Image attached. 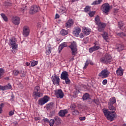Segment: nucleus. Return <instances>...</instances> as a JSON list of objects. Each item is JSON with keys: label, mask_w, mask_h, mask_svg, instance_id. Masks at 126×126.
Here are the masks:
<instances>
[{"label": "nucleus", "mask_w": 126, "mask_h": 126, "mask_svg": "<svg viewBox=\"0 0 126 126\" xmlns=\"http://www.w3.org/2000/svg\"><path fill=\"white\" fill-rule=\"evenodd\" d=\"M108 108L109 110L111 111V112H110V111L106 109H103V112L107 120L112 122V121H114V119H115V114H114V113L116 112V108L111 104L108 105Z\"/></svg>", "instance_id": "f257e3e1"}, {"label": "nucleus", "mask_w": 126, "mask_h": 126, "mask_svg": "<svg viewBox=\"0 0 126 126\" xmlns=\"http://www.w3.org/2000/svg\"><path fill=\"white\" fill-rule=\"evenodd\" d=\"M69 48L71 49L72 56H73L72 58H70L69 62H72L74 61V56L77 54V45L76 42H72L70 45L69 46Z\"/></svg>", "instance_id": "f03ea898"}, {"label": "nucleus", "mask_w": 126, "mask_h": 126, "mask_svg": "<svg viewBox=\"0 0 126 126\" xmlns=\"http://www.w3.org/2000/svg\"><path fill=\"white\" fill-rule=\"evenodd\" d=\"M112 62V56L111 55L106 54L104 56L100 58V63H106L108 64L111 63Z\"/></svg>", "instance_id": "7ed1b4c3"}, {"label": "nucleus", "mask_w": 126, "mask_h": 126, "mask_svg": "<svg viewBox=\"0 0 126 126\" xmlns=\"http://www.w3.org/2000/svg\"><path fill=\"white\" fill-rule=\"evenodd\" d=\"M33 97H38L40 98L43 96V94L41 93V88L39 86H36L33 90V92L32 94Z\"/></svg>", "instance_id": "20e7f679"}, {"label": "nucleus", "mask_w": 126, "mask_h": 126, "mask_svg": "<svg viewBox=\"0 0 126 126\" xmlns=\"http://www.w3.org/2000/svg\"><path fill=\"white\" fill-rule=\"evenodd\" d=\"M109 75L110 71L107 69H104L98 74V76L101 77V78H107Z\"/></svg>", "instance_id": "39448f33"}, {"label": "nucleus", "mask_w": 126, "mask_h": 126, "mask_svg": "<svg viewBox=\"0 0 126 126\" xmlns=\"http://www.w3.org/2000/svg\"><path fill=\"white\" fill-rule=\"evenodd\" d=\"M9 44L11 45L12 49H17V45H16V39L14 37H12L9 40Z\"/></svg>", "instance_id": "423d86ee"}, {"label": "nucleus", "mask_w": 126, "mask_h": 126, "mask_svg": "<svg viewBox=\"0 0 126 126\" xmlns=\"http://www.w3.org/2000/svg\"><path fill=\"white\" fill-rule=\"evenodd\" d=\"M52 82L54 85H57L58 86L60 84V77L58 76L56 74H54L51 77Z\"/></svg>", "instance_id": "0eeeda50"}, {"label": "nucleus", "mask_w": 126, "mask_h": 126, "mask_svg": "<svg viewBox=\"0 0 126 126\" xmlns=\"http://www.w3.org/2000/svg\"><path fill=\"white\" fill-rule=\"evenodd\" d=\"M101 10L103 12H104V13L109 12L110 11V5L107 3L102 4L101 7Z\"/></svg>", "instance_id": "6e6552de"}, {"label": "nucleus", "mask_w": 126, "mask_h": 126, "mask_svg": "<svg viewBox=\"0 0 126 126\" xmlns=\"http://www.w3.org/2000/svg\"><path fill=\"white\" fill-rule=\"evenodd\" d=\"M40 10V7L39 6L34 5L32 6L30 13L31 14H34V13H36V12H38Z\"/></svg>", "instance_id": "1a4fd4ad"}, {"label": "nucleus", "mask_w": 126, "mask_h": 126, "mask_svg": "<svg viewBox=\"0 0 126 126\" xmlns=\"http://www.w3.org/2000/svg\"><path fill=\"white\" fill-rule=\"evenodd\" d=\"M49 102V96H45L43 98H40L38 100V104L40 105V106H43L46 103Z\"/></svg>", "instance_id": "9d476101"}, {"label": "nucleus", "mask_w": 126, "mask_h": 126, "mask_svg": "<svg viewBox=\"0 0 126 126\" xmlns=\"http://www.w3.org/2000/svg\"><path fill=\"white\" fill-rule=\"evenodd\" d=\"M30 34V29L29 27L25 26L23 28V35L24 37H28Z\"/></svg>", "instance_id": "9b49d317"}, {"label": "nucleus", "mask_w": 126, "mask_h": 126, "mask_svg": "<svg viewBox=\"0 0 126 126\" xmlns=\"http://www.w3.org/2000/svg\"><path fill=\"white\" fill-rule=\"evenodd\" d=\"M55 93L57 98H60V99H63V96H64L63 92V91L61 89L55 91Z\"/></svg>", "instance_id": "f8f14e48"}, {"label": "nucleus", "mask_w": 126, "mask_h": 126, "mask_svg": "<svg viewBox=\"0 0 126 126\" xmlns=\"http://www.w3.org/2000/svg\"><path fill=\"white\" fill-rule=\"evenodd\" d=\"M12 22L15 25H18L20 23V18L17 16L13 17L12 19Z\"/></svg>", "instance_id": "ddd939ff"}, {"label": "nucleus", "mask_w": 126, "mask_h": 126, "mask_svg": "<svg viewBox=\"0 0 126 126\" xmlns=\"http://www.w3.org/2000/svg\"><path fill=\"white\" fill-rule=\"evenodd\" d=\"M97 26L98 31H99V32H102L106 27V24L104 23H100V24L97 25Z\"/></svg>", "instance_id": "4468645a"}, {"label": "nucleus", "mask_w": 126, "mask_h": 126, "mask_svg": "<svg viewBox=\"0 0 126 126\" xmlns=\"http://www.w3.org/2000/svg\"><path fill=\"white\" fill-rule=\"evenodd\" d=\"M12 87L11 85L8 84V85L5 86H1L0 85V90H2V91H4L5 90H8L9 89H11Z\"/></svg>", "instance_id": "2eb2a0df"}, {"label": "nucleus", "mask_w": 126, "mask_h": 126, "mask_svg": "<svg viewBox=\"0 0 126 126\" xmlns=\"http://www.w3.org/2000/svg\"><path fill=\"white\" fill-rule=\"evenodd\" d=\"M65 47H67V43L66 42H63L60 44L58 48L59 54H61V52L63 51V48H65Z\"/></svg>", "instance_id": "dca6fc26"}, {"label": "nucleus", "mask_w": 126, "mask_h": 126, "mask_svg": "<svg viewBox=\"0 0 126 126\" xmlns=\"http://www.w3.org/2000/svg\"><path fill=\"white\" fill-rule=\"evenodd\" d=\"M117 75L118 76H122L124 75V70L122 67L120 66L116 70Z\"/></svg>", "instance_id": "f3484780"}, {"label": "nucleus", "mask_w": 126, "mask_h": 126, "mask_svg": "<svg viewBox=\"0 0 126 126\" xmlns=\"http://www.w3.org/2000/svg\"><path fill=\"white\" fill-rule=\"evenodd\" d=\"M99 49H100V46L96 45V44H95L94 46L89 48V51L90 53H93L94 52H95V51L99 50Z\"/></svg>", "instance_id": "a211bd4d"}, {"label": "nucleus", "mask_w": 126, "mask_h": 126, "mask_svg": "<svg viewBox=\"0 0 126 126\" xmlns=\"http://www.w3.org/2000/svg\"><path fill=\"white\" fill-rule=\"evenodd\" d=\"M73 25V20L71 19H69L66 23L65 26L67 28H70Z\"/></svg>", "instance_id": "6ab92c4d"}, {"label": "nucleus", "mask_w": 126, "mask_h": 126, "mask_svg": "<svg viewBox=\"0 0 126 126\" xmlns=\"http://www.w3.org/2000/svg\"><path fill=\"white\" fill-rule=\"evenodd\" d=\"M68 72L67 71H63L61 75V78L63 80L64 79L68 78Z\"/></svg>", "instance_id": "aec40b11"}, {"label": "nucleus", "mask_w": 126, "mask_h": 126, "mask_svg": "<svg viewBox=\"0 0 126 126\" xmlns=\"http://www.w3.org/2000/svg\"><path fill=\"white\" fill-rule=\"evenodd\" d=\"M80 32H81V29H80V28H76L75 31L73 32V34L75 36V37H78V36H79V33H80Z\"/></svg>", "instance_id": "412c9836"}, {"label": "nucleus", "mask_w": 126, "mask_h": 126, "mask_svg": "<svg viewBox=\"0 0 126 126\" xmlns=\"http://www.w3.org/2000/svg\"><path fill=\"white\" fill-rule=\"evenodd\" d=\"M83 33L85 34V35H86V36H88L91 33V30L90 29H88L87 28H84L83 29L82 31Z\"/></svg>", "instance_id": "4be33fe9"}, {"label": "nucleus", "mask_w": 126, "mask_h": 126, "mask_svg": "<svg viewBox=\"0 0 126 126\" xmlns=\"http://www.w3.org/2000/svg\"><path fill=\"white\" fill-rule=\"evenodd\" d=\"M67 110L64 109V110H61L59 113V115L60 116V117H64L66 114H67Z\"/></svg>", "instance_id": "5701e85b"}, {"label": "nucleus", "mask_w": 126, "mask_h": 126, "mask_svg": "<svg viewBox=\"0 0 126 126\" xmlns=\"http://www.w3.org/2000/svg\"><path fill=\"white\" fill-rule=\"evenodd\" d=\"M46 108L47 110H51V109H54V108H55V104L53 102L49 103L46 105Z\"/></svg>", "instance_id": "b1692460"}, {"label": "nucleus", "mask_w": 126, "mask_h": 126, "mask_svg": "<svg viewBox=\"0 0 126 126\" xmlns=\"http://www.w3.org/2000/svg\"><path fill=\"white\" fill-rule=\"evenodd\" d=\"M94 22L96 24V25H98L100 24L101 23V21H100V17L98 15L96 16L94 18Z\"/></svg>", "instance_id": "393cba45"}, {"label": "nucleus", "mask_w": 126, "mask_h": 126, "mask_svg": "<svg viewBox=\"0 0 126 126\" xmlns=\"http://www.w3.org/2000/svg\"><path fill=\"white\" fill-rule=\"evenodd\" d=\"M116 103V98L113 97L109 99L108 105H114Z\"/></svg>", "instance_id": "a878e982"}, {"label": "nucleus", "mask_w": 126, "mask_h": 126, "mask_svg": "<svg viewBox=\"0 0 126 126\" xmlns=\"http://www.w3.org/2000/svg\"><path fill=\"white\" fill-rule=\"evenodd\" d=\"M89 63H90L91 64V65H93V64H94L92 61H91V60H88L86 61V62L85 63L84 68H86V67H87V66H88V64H89Z\"/></svg>", "instance_id": "bb28decb"}, {"label": "nucleus", "mask_w": 126, "mask_h": 126, "mask_svg": "<svg viewBox=\"0 0 126 126\" xmlns=\"http://www.w3.org/2000/svg\"><path fill=\"white\" fill-rule=\"evenodd\" d=\"M54 122L56 123V125H60V124H61V119L58 117L56 116L54 118Z\"/></svg>", "instance_id": "cd10ccee"}, {"label": "nucleus", "mask_w": 126, "mask_h": 126, "mask_svg": "<svg viewBox=\"0 0 126 126\" xmlns=\"http://www.w3.org/2000/svg\"><path fill=\"white\" fill-rule=\"evenodd\" d=\"M102 36L103 39L105 40V41H108V39H109V36L108 35V33L106 32H104L102 34Z\"/></svg>", "instance_id": "c85d7f7f"}, {"label": "nucleus", "mask_w": 126, "mask_h": 126, "mask_svg": "<svg viewBox=\"0 0 126 126\" xmlns=\"http://www.w3.org/2000/svg\"><path fill=\"white\" fill-rule=\"evenodd\" d=\"M90 97L89 94H85L83 96V100L84 101H85V100H90V97Z\"/></svg>", "instance_id": "c756f323"}, {"label": "nucleus", "mask_w": 126, "mask_h": 126, "mask_svg": "<svg viewBox=\"0 0 126 126\" xmlns=\"http://www.w3.org/2000/svg\"><path fill=\"white\" fill-rule=\"evenodd\" d=\"M60 33L61 34V35H62L63 36H65V35H67V34H68V32L64 30H62L61 32Z\"/></svg>", "instance_id": "7c9ffc66"}, {"label": "nucleus", "mask_w": 126, "mask_h": 126, "mask_svg": "<svg viewBox=\"0 0 126 126\" xmlns=\"http://www.w3.org/2000/svg\"><path fill=\"white\" fill-rule=\"evenodd\" d=\"M59 12H60L61 14L65 13V12H66V9L64 7L61 8L59 10Z\"/></svg>", "instance_id": "2f4dec72"}, {"label": "nucleus", "mask_w": 126, "mask_h": 126, "mask_svg": "<svg viewBox=\"0 0 126 126\" xmlns=\"http://www.w3.org/2000/svg\"><path fill=\"white\" fill-rule=\"evenodd\" d=\"M117 49L120 51H123L124 50V45L121 44H118V47H117Z\"/></svg>", "instance_id": "473e14b6"}, {"label": "nucleus", "mask_w": 126, "mask_h": 126, "mask_svg": "<svg viewBox=\"0 0 126 126\" xmlns=\"http://www.w3.org/2000/svg\"><path fill=\"white\" fill-rule=\"evenodd\" d=\"M31 66H35V65H37L38 64V62L35 61H31Z\"/></svg>", "instance_id": "72a5a7b5"}, {"label": "nucleus", "mask_w": 126, "mask_h": 126, "mask_svg": "<svg viewBox=\"0 0 126 126\" xmlns=\"http://www.w3.org/2000/svg\"><path fill=\"white\" fill-rule=\"evenodd\" d=\"M65 81V84H67L68 85H69L70 84V80L69 79V78H66V79H64Z\"/></svg>", "instance_id": "f704fd0d"}, {"label": "nucleus", "mask_w": 126, "mask_h": 126, "mask_svg": "<svg viewBox=\"0 0 126 126\" xmlns=\"http://www.w3.org/2000/svg\"><path fill=\"white\" fill-rule=\"evenodd\" d=\"M119 27L121 30H123V27H124V24L122 21L118 22Z\"/></svg>", "instance_id": "c9c22d12"}, {"label": "nucleus", "mask_w": 126, "mask_h": 126, "mask_svg": "<svg viewBox=\"0 0 126 126\" xmlns=\"http://www.w3.org/2000/svg\"><path fill=\"white\" fill-rule=\"evenodd\" d=\"M52 53V47H49L48 49L46 50V55H50Z\"/></svg>", "instance_id": "e433bc0d"}, {"label": "nucleus", "mask_w": 126, "mask_h": 126, "mask_svg": "<svg viewBox=\"0 0 126 126\" xmlns=\"http://www.w3.org/2000/svg\"><path fill=\"white\" fill-rule=\"evenodd\" d=\"M4 70L2 68H0V78H1V76L4 74Z\"/></svg>", "instance_id": "4c0bfd02"}, {"label": "nucleus", "mask_w": 126, "mask_h": 126, "mask_svg": "<svg viewBox=\"0 0 126 126\" xmlns=\"http://www.w3.org/2000/svg\"><path fill=\"white\" fill-rule=\"evenodd\" d=\"M19 74V71L17 70H14L13 71V75H15V76L18 75Z\"/></svg>", "instance_id": "58836bf2"}, {"label": "nucleus", "mask_w": 126, "mask_h": 126, "mask_svg": "<svg viewBox=\"0 0 126 126\" xmlns=\"http://www.w3.org/2000/svg\"><path fill=\"white\" fill-rule=\"evenodd\" d=\"M1 16L4 21H7V17L3 13L1 14Z\"/></svg>", "instance_id": "ea45409f"}, {"label": "nucleus", "mask_w": 126, "mask_h": 126, "mask_svg": "<svg viewBox=\"0 0 126 126\" xmlns=\"http://www.w3.org/2000/svg\"><path fill=\"white\" fill-rule=\"evenodd\" d=\"M72 114L74 116H76V115H79V112L77 110H75L72 112Z\"/></svg>", "instance_id": "a19ab883"}, {"label": "nucleus", "mask_w": 126, "mask_h": 126, "mask_svg": "<svg viewBox=\"0 0 126 126\" xmlns=\"http://www.w3.org/2000/svg\"><path fill=\"white\" fill-rule=\"evenodd\" d=\"M48 123L50 126H54V124H55V120L54 119H51Z\"/></svg>", "instance_id": "79ce46f5"}, {"label": "nucleus", "mask_w": 126, "mask_h": 126, "mask_svg": "<svg viewBox=\"0 0 126 126\" xmlns=\"http://www.w3.org/2000/svg\"><path fill=\"white\" fill-rule=\"evenodd\" d=\"M94 15L95 11H91L89 13V15H90L91 17H93V16H94Z\"/></svg>", "instance_id": "37998d69"}, {"label": "nucleus", "mask_w": 126, "mask_h": 126, "mask_svg": "<svg viewBox=\"0 0 126 126\" xmlns=\"http://www.w3.org/2000/svg\"><path fill=\"white\" fill-rule=\"evenodd\" d=\"M84 10L85 12H88L89 11H90V7L89 6H87L85 8Z\"/></svg>", "instance_id": "c03bdc74"}, {"label": "nucleus", "mask_w": 126, "mask_h": 126, "mask_svg": "<svg viewBox=\"0 0 126 126\" xmlns=\"http://www.w3.org/2000/svg\"><path fill=\"white\" fill-rule=\"evenodd\" d=\"M97 4H100V3L99 2V1L98 0H95L92 3V5H96Z\"/></svg>", "instance_id": "a18cd8bd"}, {"label": "nucleus", "mask_w": 126, "mask_h": 126, "mask_svg": "<svg viewBox=\"0 0 126 126\" xmlns=\"http://www.w3.org/2000/svg\"><path fill=\"white\" fill-rule=\"evenodd\" d=\"M119 36L123 38V37H126V34L124 32H121L120 33L118 34Z\"/></svg>", "instance_id": "49530a36"}, {"label": "nucleus", "mask_w": 126, "mask_h": 126, "mask_svg": "<svg viewBox=\"0 0 126 126\" xmlns=\"http://www.w3.org/2000/svg\"><path fill=\"white\" fill-rule=\"evenodd\" d=\"M37 29H39V30H40V28H41V23L38 22L37 23Z\"/></svg>", "instance_id": "de8ad7c7"}, {"label": "nucleus", "mask_w": 126, "mask_h": 126, "mask_svg": "<svg viewBox=\"0 0 126 126\" xmlns=\"http://www.w3.org/2000/svg\"><path fill=\"white\" fill-rule=\"evenodd\" d=\"M107 82H108V81H107V79H104L102 81V84L103 85H106V84H107Z\"/></svg>", "instance_id": "09e8293b"}, {"label": "nucleus", "mask_w": 126, "mask_h": 126, "mask_svg": "<svg viewBox=\"0 0 126 126\" xmlns=\"http://www.w3.org/2000/svg\"><path fill=\"white\" fill-rule=\"evenodd\" d=\"M26 5H24L23 6V8H21V11H22L23 12H24V10L26 9Z\"/></svg>", "instance_id": "8fccbe9b"}, {"label": "nucleus", "mask_w": 126, "mask_h": 126, "mask_svg": "<svg viewBox=\"0 0 126 126\" xmlns=\"http://www.w3.org/2000/svg\"><path fill=\"white\" fill-rule=\"evenodd\" d=\"M84 41L85 44H87V43H88V37L85 38L84 39Z\"/></svg>", "instance_id": "3c124183"}, {"label": "nucleus", "mask_w": 126, "mask_h": 126, "mask_svg": "<svg viewBox=\"0 0 126 126\" xmlns=\"http://www.w3.org/2000/svg\"><path fill=\"white\" fill-rule=\"evenodd\" d=\"M13 115H14V112H13V111H11L9 112V116H13Z\"/></svg>", "instance_id": "603ef678"}, {"label": "nucleus", "mask_w": 126, "mask_h": 126, "mask_svg": "<svg viewBox=\"0 0 126 126\" xmlns=\"http://www.w3.org/2000/svg\"><path fill=\"white\" fill-rule=\"evenodd\" d=\"M43 121L44 123H49V121L47 118L43 119Z\"/></svg>", "instance_id": "864d4df0"}, {"label": "nucleus", "mask_w": 126, "mask_h": 126, "mask_svg": "<svg viewBox=\"0 0 126 126\" xmlns=\"http://www.w3.org/2000/svg\"><path fill=\"white\" fill-rule=\"evenodd\" d=\"M85 119H86L85 117H80L79 118V120L80 121H85Z\"/></svg>", "instance_id": "5fc2aeb1"}, {"label": "nucleus", "mask_w": 126, "mask_h": 126, "mask_svg": "<svg viewBox=\"0 0 126 126\" xmlns=\"http://www.w3.org/2000/svg\"><path fill=\"white\" fill-rule=\"evenodd\" d=\"M79 36H80V38H84V35H83V33H81L80 34Z\"/></svg>", "instance_id": "6e6d98bb"}, {"label": "nucleus", "mask_w": 126, "mask_h": 126, "mask_svg": "<svg viewBox=\"0 0 126 126\" xmlns=\"http://www.w3.org/2000/svg\"><path fill=\"white\" fill-rule=\"evenodd\" d=\"M55 18H56V19H57V18H60V15H59L58 14H56V16H55Z\"/></svg>", "instance_id": "4d7b16f0"}, {"label": "nucleus", "mask_w": 126, "mask_h": 126, "mask_svg": "<svg viewBox=\"0 0 126 126\" xmlns=\"http://www.w3.org/2000/svg\"><path fill=\"white\" fill-rule=\"evenodd\" d=\"M26 65H27V66H29V65H30V63L27 62Z\"/></svg>", "instance_id": "13d9d810"}, {"label": "nucleus", "mask_w": 126, "mask_h": 126, "mask_svg": "<svg viewBox=\"0 0 126 126\" xmlns=\"http://www.w3.org/2000/svg\"><path fill=\"white\" fill-rule=\"evenodd\" d=\"M35 121H39V118L38 117H35L34 118Z\"/></svg>", "instance_id": "bf43d9fd"}, {"label": "nucleus", "mask_w": 126, "mask_h": 126, "mask_svg": "<svg viewBox=\"0 0 126 126\" xmlns=\"http://www.w3.org/2000/svg\"><path fill=\"white\" fill-rule=\"evenodd\" d=\"M0 113H2V108L1 107H0Z\"/></svg>", "instance_id": "052dcab7"}, {"label": "nucleus", "mask_w": 126, "mask_h": 126, "mask_svg": "<svg viewBox=\"0 0 126 126\" xmlns=\"http://www.w3.org/2000/svg\"><path fill=\"white\" fill-rule=\"evenodd\" d=\"M99 3H101V1H102L103 0H97Z\"/></svg>", "instance_id": "680f3d73"}, {"label": "nucleus", "mask_w": 126, "mask_h": 126, "mask_svg": "<svg viewBox=\"0 0 126 126\" xmlns=\"http://www.w3.org/2000/svg\"><path fill=\"white\" fill-rule=\"evenodd\" d=\"M114 12H118V9H114Z\"/></svg>", "instance_id": "e2e57ef3"}, {"label": "nucleus", "mask_w": 126, "mask_h": 126, "mask_svg": "<svg viewBox=\"0 0 126 126\" xmlns=\"http://www.w3.org/2000/svg\"><path fill=\"white\" fill-rule=\"evenodd\" d=\"M5 79H6L7 80H9V77H7L6 78H5Z\"/></svg>", "instance_id": "0e129e2a"}, {"label": "nucleus", "mask_w": 126, "mask_h": 126, "mask_svg": "<svg viewBox=\"0 0 126 126\" xmlns=\"http://www.w3.org/2000/svg\"><path fill=\"white\" fill-rule=\"evenodd\" d=\"M3 105H4L3 103H1L0 104V107H3Z\"/></svg>", "instance_id": "69168bd1"}, {"label": "nucleus", "mask_w": 126, "mask_h": 126, "mask_svg": "<svg viewBox=\"0 0 126 126\" xmlns=\"http://www.w3.org/2000/svg\"><path fill=\"white\" fill-rule=\"evenodd\" d=\"M122 126H126V124H123Z\"/></svg>", "instance_id": "338daca9"}, {"label": "nucleus", "mask_w": 126, "mask_h": 126, "mask_svg": "<svg viewBox=\"0 0 126 126\" xmlns=\"http://www.w3.org/2000/svg\"><path fill=\"white\" fill-rule=\"evenodd\" d=\"M0 126H2V125H1V124H0Z\"/></svg>", "instance_id": "774afa93"}]
</instances>
